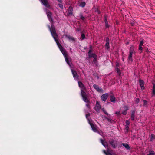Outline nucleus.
Returning a JSON list of instances; mask_svg holds the SVG:
<instances>
[{
	"instance_id": "nucleus-36",
	"label": "nucleus",
	"mask_w": 155,
	"mask_h": 155,
	"mask_svg": "<svg viewBox=\"0 0 155 155\" xmlns=\"http://www.w3.org/2000/svg\"><path fill=\"white\" fill-rule=\"evenodd\" d=\"M97 58H98L97 56V57L94 58V59L93 60V61L94 64H96V63L97 62Z\"/></svg>"
},
{
	"instance_id": "nucleus-19",
	"label": "nucleus",
	"mask_w": 155,
	"mask_h": 155,
	"mask_svg": "<svg viewBox=\"0 0 155 155\" xmlns=\"http://www.w3.org/2000/svg\"><path fill=\"white\" fill-rule=\"evenodd\" d=\"M122 145L125 147V148L127 150H130V147L129 145L127 143H123L122 144Z\"/></svg>"
},
{
	"instance_id": "nucleus-40",
	"label": "nucleus",
	"mask_w": 155,
	"mask_h": 155,
	"mask_svg": "<svg viewBox=\"0 0 155 155\" xmlns=\"http://www.w3.org/2000/svg\"><path fill=\"white\" fill-rule=\"evenodd\" d=\"M106 43H109V39L108 37L106 38Z\"/></svg>"
},
{
	"instance_id": "nucleus-26",
	"label": "nucleus",
	"mask_w": 155,
	"mask_h": 155,
	"mask_svg": "<svg viewBox=\"0 0 155 155\" xmlns=\"http://www.w3.org/2000/svg\"><path fill=\"white\" fill-rule=\"evenodd\" d=\"M86 5V3L84 2H82L81 3L80 6L81 7L83 8Z\"/></svg>"
},
{
	"instance_id": "nucleus-18",
	"label": "nucleus",
	"mask_w": 155,
	"mask_h": 155,
	"mask_svg": "<svg viewBox=\"0 0 155 155\" xmlns=\"http://www.w3.org/2000/svg\"><path fill=\"white\" fill-rule=\"evenodd\" d=\"M135 113V110H134L131 111V120L132 121H134V120Z\"/></svg>"
},
{
	"instance_id": "nucleus-45",
	"label": "nucleus",
	"mask_w": 155,
	"mask_h": 155,
	"mask_svg": "<svg viewBox=\"0 0 155 155\" xmlns=\"http://www.w3.org/2000/svg\"><path fill=\"white\" fill-rule=\"evenodd\" d=\"M104 21L105 23H106V22H108L107 21V18H106V16H104Z\"/></svg>"
},
{
	"instance_id": "nucleus-53",
	"label": "nucleus",
	"mask_w": 155,
	"mask_h": 155,
	"mask_svg": "<svg viewBox=\"0 0 155 155\" xmlns=\"http://www.w3.org/2000/svg\"><path fill=\"white\" fill-rule=\"evenodd\" d=\"M103 153L105 154H106V155H107V152H106V151L104 150H103Z\"/></svg>"
},
{
	"instance_id": "nucleus-14",
	"label": "nucleus",
	"mask_w": 155,
	"mask_h": 155,
	"mask_svg": "<svg viewBox=\"0 0 155 155\" xmlns=\"http://www.w3.org/2000/svg\"><path fill=\"white\" fill-rule=\"evenodd\" d=\"M140 85L141 87V89L142 90H143L144 89V82L143 80H139Z\"/></svg>"
},
{
	"instance_id": "nucleus-47",
	"label": "nucleus",
	"mask_w": 155,
	"mask_h": 155,
	"mask_svg": "<svg viewBox=\"0 0 155 155\" xmlns=\"http://www.w3.org/2000/svg\"><path fill=\"white\" fill-rule=\"evenodd\" d=\"M95 12L98 14H100L101 13V12H100V11L98 9H97L95 11Z\"/></svg>"
},
{
	"instance_id": "nucleus-38",
	"label": "nucleus",
	"mask_w": 155,
	"mask_h": 155,
	"mask_svg": "<svg viewBox=\"0 0 155 155\" xmlns=\"http://www.w3.org/2000/svg\"><path fill=\"white\" fill-rule=\"evenodd\" d=\"M101 110L104 112L105 114L108 115V113L106 112L104 108H102L101 109Z\"/></svg>"
},
{
	"instance_id": "nucleus-1",
	"label": "nucleus",
	"mask_w": 155,
	"mask_h": 155,
	"mask_svg": "<svg viewBox=\"0 0 155 155\" xmlns=\"http://www.w3.org/2000/svg\"><path fill=\"white\" fill-rule=\"evenodd\" d=\"M48 27L50 31L51 35L54 39L55 41L56 42L59 48V49H62L63 47L61 45V44L59 42L58 40V35L57 33L56 32L55 27L54 25L52 24L51 25V28L50 27L49 25H48Z\"/></svg>"
},
{
	"instance_id": "nucleus-46",
	"label": "nucleus",
	"mask_w": 155,
	"mask_h": 155,
	"mask_svg": "<svg viewBox=\"0 0 155 155\" xmlns=\"http://www.w3.org/2000/svg\"><path fill=\"white\" fill-rule=\"evenodd\" d=\"M126 125L129 126L130 124V122L128 120H126Z\"/></svg>"
},
{
	"instance_id": "nucleus-17",
	"label": "nucleus",
	"mask_w": 155,
	"mask_h": 155,
	"mask_svg": "<svg viewBox=\"0 0 155 155\" xmlns=\"http://www.w3.org/2000/svg\"><path fill=\"white\" fill-rule=\"evenodd\" d=\"M110 101L113 103H115L116 102V98L113 95H111L110 96Z\"/></svg>"
},
{
	"instance_id": "nucleus-52",
	"label": "nucleus",
	"mask_w": 155,
	"mask_h": 155,
	"mask_svg": "<svg viewBox=\"0 0 155 155\" xmlns=\"http://www.w3.org/2000/svg\"><path fill=\"white\" fill-rule=\"evenodd\" d=\"M145 51L147 53H148L149 52V50L147 48H145Z\"/></svg>"
},
{
	"instance_id": "nucleus-9",
	"label": "nucleus",
	"mask_w": 155,
	"mask_h": 155,
	"mask_svg": "<svg viewBox=\"0 0 155 155\" xmlns=\"http://www.w3.org/2000/svg\"><path fill=\"white\" fill-rule=\"evenodd\" d=\"M100 108V104L97 101L96 102L95 106V110L96 111L98 112Z\"/></svg>"
},
{
	"instance_id": "nucleus-54",
	"label": "nucleus",
	"mask_w": 155,
	"mask_h": 155,
	"mask_svg": "<svg viewBox=\"0 0 155 155\" xmlns=\"http://www.w3.org/2000/svg\"><path fill=\"white\" fill-rule=\"evenodd\" d=\"M90 116V114H86V117L87 118L88 116Z\"/></svg>"
},
{
	"instance_id": "nucleus-55",
	"label": "nucleus",
	"mask_w": 155,
	"mask_h": 155,
	"mask_svg": "<svg viewBox=\"0 0 155 155\" xmlns=\"http://www.w3.org/2000/svg\"><path fill=\"white\" fill-rule=\"evenodd\" d=\"M57 1L60 3H62V1L61 0H57Z\"/></svg>"
},
{
	"instance_id": "nucleus-8",
	"label": "nucleus",
	"mask_w": 155,
	"mask_h": 155,
	"mask_svg": "<svg viewBox=\"0 0 155 155\" xmlns=\"http://www.w3.org/2000/svg\"><path fill=\"white\" fill-rule=\"evenodd\" d=\"M152 84L153 87L152 89L151 96L155 97V84L152 83Z\"/></svg>"
},
{
	"instance_id": "nucleus-56",
	"label": "nucleus",
	"mask_w": 155,
	"mask_h": 155,
	"mask_svg": "<svg viewBox=\"0 0 155 155\" xmlns=\"http://www.w3.org/2000/svg\"><path fill=\"white\" fill-rule=\"evenodd\" d=\"M119 66V64L118 63H117V64H116V67H117Z\"/></svg>"
},
{
	"instance_id": "nucleus-2",
	"label": "nucleus",
	"mask_w": 155,
	"mask_h": 155,
	"mask_svg": "<svg viewBox=\"0 0 155 155\" xmlns=\"http://www.w3.org/2000/svg\"><path fill=\"white\" fill-rule=\"evenodd\" d=\"M109 143L113 148H115L118 145V142L113 139H110L108 141Z\"/></svg>"
},
{
	"instance_id": "nucleus-6",
	"label": "nucleus",
	"mask_w": 155,
	"mask_h": 155,
	"mask_svg": "<svg viewBox=\"0 0 155 155\" xmlns=\"http://www.w3.org/2000/svg\"><path fill=\"white\" fill-rule=\"evenodd\" d=\"M109 94L107 93L103 94L101 97V100L105 102Z\"/></svg>"
},
{
	"instance_id": "nucleus-24",
	"label": "nucleus",
	"mask_w": 155,
	"mask_h": 155,
	"mask_svg": "<svg viewBox=\"0 0 155 155\" xmlns=\"http://www.w3.org/2000/svg\"><path fill=\"white\" fill-rule=\"evenodd\" d=\"M82 98L83 100L86 103H89V101L87 97L86 96L82 97Z\"/></svg>"
},
{
	"instance_id": "nucleus-34",
	"label": "nucleus",
	"mask_w": 155,
	"mask_h": 155,
	"mask_svg": "<svg viewBox=\"0 0 155 155\" xmlns=\"http://www.w3.org/2000/svg\"><path fill=\"white\" fill-rule=\"evenodd\" d=\"M110 149L108 148H107V149L106 152L107 155H111V154L110 153Z\"/></svg>"
},
{
	"instance_id": "nucleus-3",
	"label": "nucleus",
	"mask_w": 155,
	"mask_h": 155,
	"mask_svg": "<svg viewBox=\"0 0 155 155\" xmlns=\"http://www.w3.org/2000/svg\"><path fill=\"white\" fill-rule=\"evenodd\" d=\"M71 72L75 80H78L79 79V76L76 71L74 70L71 69Z\"/></svg>"
},
{
	"instance_id": "nucleus-48",
	"label": "nucleus",
	"mask_w": 155,
	"mask_h": 155,
	"mask_svg": "<svg viewBox=\"0 0 155 155\" xmlns=\"http://www.w3.org/2000/svg\"><path fill=\"white\" fill-rule=\"evenodd\" d=\"M127 111H126V110H125L123 111V112H122L123 114V115H126V114H127Z\"/></svg>"
},
{
	"instance_id": "nucleus-16",
	"label": "nucleus",
	"mask_w": 155,
	"mask_h": 155,
	"mask_svg": "<svg viewBox=\"0 0 155 155\" xmlns=\"http://www.w3.org/2000/svg\"><path fill=\"white\" fill-rule=\"evenodd\" d=\"M79 86L81 88V90H84L85 89V87L83 83L80 81L78 82Z\"/></svg>"
},
{
	"instance_id": "nucleus-30",
	"label": "nucleus",
	"mask_w": 155,
	"mask_h": 155,
	"mask_svg": "<svg viewBox=\"0 0 155 155\" xmlns=\"http://www.w3.org/2000/svg\"><path fill=\"white\" fill-rule=\"evenodd\" d=\"M81 40H84L85 38V36L84 34L83 33V32H82V34L81 35Z\"/></svg>"
},
{
	"instance_id": "nucleus-12",
	"label": "nucleus",
	"mask_w": 155,
	"mask_h": 155,
	"mask_svg": "<svg viewBox=\"0 0 155 155\" xmlns=\"http://www.w3.org/2000/svg\"><path fill=\"white\" fill-rule=\"evenodd\" d=\"M100 140L101 143H102V145L104 146L105 147H108V145L107 143L106 142L104 141V140L101 138L100 139Z\"/></svg>"
},
{
	"instance_id": "nucleus-20",
	"label": "nucleus",
	"mask_w": 155,
	"mask_h": 155,
	"mask_svg": "<svg viewBox=\"0 0 155 155\" xmlns=\"http://www.w3.org/2000/svg\"><path fill=\"white\" fill-rule=\"evenodd\" d=\"M134 48L132 47H130V49L129 54H130V55H132L134 53Z\"/></svg>"
},
{
	"instance_id": "nucleus-13",
	"label": "nucleus",
	"mask_w": 155,
	"mask_h": 155,
	"mask_svg": "<svg viewBox=\"0 0 155 155\" xmlns=\"http://www.w3.org/2000/svg\"><path fill=\"white\" fill-rule=\"evenodd\" d=\"M143 41L142 40L140 41V42L139 44L138 49L139 50H140L141 51V53L142 52L143 50V48L142 46H143Z\"/></svg>"
},
{
	"instance_id": "nucleus-23",
	"label": "nucleus",
	"mask_w": 155,
	"mask_h": 155,
	"mask_svg": "<svg viewBox=\"0 0 155 155\" xmlns=\"http://www.w3.org/2000/svg\"><path fill=\"white\" fill-rule=\"evenodd\" d=\"M115 70L117 71V73H118V74L119 76L121 74V72L120 69L118 68L117 67L115 68Z\"/></svg>"
},
{
	"instance_id": "nucleus-21",
	"label": "nucleus",
	"mask_w": 155,
	"mask_h": 155,
	"mask_svg": "<svg viewBox=\"0 0 155 155\" xmlns=\"http://www.w3.org/2000/svg\"><path fill=\"white\" fill-rule=\"evenodd\" d=\"M155 139V135L153 134H151L150 135V141H153V140Z\"/></svg>"
},
{
	"instance_id": "nucleus-42",
	"label": "nucleus",
	"mask_w": 155,
	"mask_h": 155,
	"mask_svg": "<svg viewBox=\"0 0 155 155\" xmlns=\"http://www.w3.org/2000/svg\"><path fill=\"white\" fill-rule=\"evenodd\" d=\"M143 102H144V103L143 104V105L144 106H146L147 104V101L145 100H143Z\"/></svg>"
},
{
	"instance_id": "nucleus-50",
	"label": "nucleus",
	"mask_w": 155,
	"mask_h": 155,
	"mask_svg": "<svg viewBox=\"0 0 155 155\" xmlns=\"http://www.w3.org/2000/svg\"><path fill=\"white\" fill-rule=\"evenodd\" d=\"M115 114H117V116L120 115V112H116L115 113Z\"/></svg>"
},
{
	"instance_id": "nucleus-39",
	"label": "nucleus",
	"mask_w": 155,
	"mask_h": 155,
	"mask_svg": "<svg viewBox=\"0 0 155 155\" xmlns=\"http://www.w3.org/2000/svg\"><path fill=\"white\" fill-rule=\"evenodd\" d=\"M124 108L125 110L127 111L129 109V107L127 106H124Z\"/></svg>"
},
{
	"instance_id": "nucleus-7",
	"label": "nucleus",
	"mask_w": 155,
	"mask_h": 155,
	"mask_svg": "<svg viewBox=\"0 0 155 155\" xmlns=\"http://www.w3.org/2000/svg\"><path fill=\"white\" fill-rule=\"evenodd\" d=\"M93 87L98 92L100 93H102L103 92V89L99 87V86L96 84H94L93 85Z\"/></svg>"
},
{
	"instance_id": "nucleus-35",
	"label": "nucleus",
	"mask_w": 155,
	"mask_h": 155,
	"mask_svg": "<svg viewBox=\"0 0 155 155\" xmlns=\"http://www.w3.org/2000/svg\"><path fill=\"white\" fill-rule=\"evenodd\" d=\"M109 43H106V44L105 45V47L107 49H108L110 48V47L109 46Z\"/></svg>"
},
{
	"instance_id": "nucleus-5",
	"label": "nucleus",
	"mask_w": 155,
	"mask_h": 155,
	"mask_svg": "<svg viewBox=\"0 0 155 155\" xmlns=\"http://www.w3.org/2000/svg\"><path fill=\"white\" fill-rule=\"evenodd\" d=\"M47 16L48 17V18L49 20V21H50V22L53 23V20L52 18V13L50 12H48L47 13Z\"/></svg>"
},
{
	"instance_id": "nucleus-28",
	"label": "nucleus",
	"mask_w": 155,
	"mask_h": 155,
	"mask_svg": "<svg viewBox=\"0 0 155 155\" xmlns=\"http://www.w3.org/2000/svg\"><path fill=\"white\" fill-rule=\"evenodd\" d=\"M106 119L108 122L111 123H114L115 122V121L114 120H113L111 119H110L108 118H106Z\"/></svg>"
},
{
	"instance_id": "nucleus-43",
	"label": "nucleus",
	"mask_w": 155,
	"mask_h": 155,
	"mask_svg": "<svg viewBox=\"0 0 155 155\" xmlns=\"http://www.w3.org/2000/svg\"><path fill=\"white\" fill-rule=\"evenodd\" d=\"M58 5L59 7L61 9H63V5L61 4H59Z\"/></svg>"
},
{
	"instance_id": "nucleus-15",
	"label": "nucleus",
	"mask_w": 155,
	"mask_h": 155,
	"mask_svg": "<svg viewBox=\"0 0 155 155\" xmlns=\"http://www.w3.org/2000/svg\"><path fill=\"white\" fill-rule=\"evenodd\" d=\"M60 51H61V52H62V54L65 57V58L67 57V56H68L67 53L66 51L63 48H62V49H60Z\"/></svg>"
},
{
	"instance_id": "nucleus-25",
	"label": "nucleus",
	"mask_w": 155,
	"mask_h": 155,
	"mask_svg": "<svg viewBox=\"0 0 155 155\" xmlns=\"http://www.w3.org/2000/svg\"><path fill=\"white\" fill-rule=\"evenodd\" d=\"M81 95L82 97L86 96V93L83 90H81Z\"/></svg>"
},
{
	"instance_id": "nucleus-41",
	"label": "nucleus",
	"mask_w": 155,
	"mask_h": 155,
	"mask_svg": "<svg viewBox=\"0 0 155 155\" xmlns=\"http://www.w3.org/2000/svg\"><path fill=\"white\" fill-rule=\"evenodd\" d=\"M140 101V99L139 98H137L135 100V102L136 104H138Z\"/></svg>"
},
{
	"instance_id": "nucleus-27",
	"label": "nucleus",
	"mask_w": 155,
	"mask_h": 155,
	"mask_svg": "<svg viewBox=\"0 0 155 155\" xmlns=\"http://www.w3.org/2000/svg\"><path fill=\"white\" fill-rule=\"evenodd\" d=\"M128 60V61H130L131 62L133 61V60L132 58V55H130V54H129Z\"/></svg>"
},
{
	"instance_id": "nucleus-29",
	"label": "nucleus",
	"mask_w": 155,
	"mask_h": 155,
	"mask_svg": "<svg viewBox=\"0 0 155 155\" xmlns=\"http://www.w3.org/2000/svg\"><path fill=\"white\" fill-rule=\"evenodd\" d=\"M67 38L69 40H71L73 41H74L75 40V38L71 36H68Z\"/></svg>"
},
{
	"instance_id": "nucleus-4",
	"label": "nucleus",
	"mask_w": 155,
	"mask_h": 155,
	"mask_svg": "<svg viewBox=\"0 0 155 155\" xmlns=\"http://www.w3.org/2000/svg\"><path fill=\"white\" fill-rule=\"evenodd\" d=\"M41 2L45 7L48 8H50V6L49 5L48 0H40Z\"/></svg>"
},
{
	"instance_id": "nucleus-31",
	"label": "nucleus",
	"mask_w": 155,
	"mask_h": 155,
	"mask_svg": "<svg viewBox=\"0 0 155 155\" xmlns=\"http://www.w3.org/2000/svg\"><path fill=\"white\" fill-rule=\"evenodd\" d=\"M155 153L154 151L153 150L150 151L149 152V153L147 155H154Z\"/></svg>"
},
{
	"instance_id": "nucleus-49",
	"label": "nucleus",
	"mask_w": 155,
	"mask_h": 155,
	"mask_svg": "<svg viewBox=\"0 0 155 155\" xmlns=\"http://www.w3.org/2000/svg\"><path fill=\"white\" fill-rule=\"evenodd\" d=\"M92 51V50L90 49L89 50V52H88V54L89 55H90L91 54V53Z\"/></svg>"
},
{
	"instance_id": "nucleus-10",
	"label": "nucleus",
	"mask_w": 155,
	"mask_h": 155,
	"mask_svg": "<svg viewBox=\"0 0 155 155\" xmlns=\"http://www.w3.org/2000/svg\"><path fill=\"white\" fill-rule=\"evenodd\" d=\"M89 124H90L92 130L95 132H97L98 130L96 128V126H95L93 123L90 122Z\"/></svg>"
},
{
	"instance_id": "nucleus-32",
	"label": "nucleus",
	"mask_w": 155,
	"mask_h": 155,
	"mask_svg": "<svg viewBox=\"0 0 155 155\" xmlns=\"http://www.w3.org/2000/svg\"><path fill=\"white\" fill-rule=\"evenodd\" d=\"M79 16H80L81 19L83 21H84V20L85 19V18L83 16L82 14L80 13L79 14Z\"/></svg>"
},
{
	"instance_id": "nucleus-57",
	"label": "nucleus",
	"mask_w": 155,
	"mask_h": 155,
	"mask_svg": "<svg viewBox=\"0 0 155 155\" xmlns=\"http://www.w3.org/2000/svg\"><path fill=\"white\" fill-rule=\"evenodd\" d=\"M131 25L133 26H134V23H131Z\"/></svg>"
},
{
	"instance_id": "nucleus-44",
	"label": "nucleus",
	"mask_w": 155,
	"mask_h": 155,
	"mask_svg": "<svg viewBox=\"0 0 155 155\" xmlns=\"http://www.w3.org/2000/svg\"><path fill=\"white\" fill-rule=\"evenodd\" d=\"M105 27L106 28H109V25L108 24V22L105 23Z\"/></svg>"
},
{
	"instance_id": "nucleus-51",
	"label": "nucleus",
	"mask_w": 155,
	"mask_h": 155,
	"mask_svg": "<svg viewBox=\"0 0 155 155\" xmlns=\"http://www.w3.org/2000/svg\"><path fill=\"white\" fill-rule=\"evenodd\" d=\"M89 103H87V104H86V106L88 108H90V105H89Z\"/></svg>"
},
{
	"instance_id": "nucleus-33",
	"label": "nucleus",
	"mask_w": 155,
	"mask_h": 155,
	"mask_svg": "<svg viewBox=\"0 0 155 155\" xmlns=\"http://www.w3.org/2000/svg\"><path fill=\"white\" fill-rule=\"evenodd\" d=\"M89 56L90 58L93 57V58L97 56L96 54L94 53L91 54L90 55H89Z\"/></svg>"
},
{
	"instance_id": "nucleus-22",
	"label": "nucleus",
	"mask_w": 155,
	"mask_h": 155,
	"mask_svg": "<svg viewBox=\"0 0 155 155\" xmlns=\"http://www.w3.org/2000/svg\"><path fill=\"white\" fill-rule=\"evenodd\" d=\"M65 58V60L66 62L68 64V65L69 66H70L71 64V61H69V60L68 58V57H66Z\"/></svg>"
},
{
	"instance_id": "nucleus-59",
	"label": "nucleus",
	"mask_w": 155,
	"mask_h": 155,
	"mask_svg": "<svg viewBox=\"0 0 155 155\" xmlns=\"http://www.w3.org/2000/svg\"><path fill=\"white\" fill-rule=\"evenodd\" d=\"M126 44L127 45V44H129V42H127V43H126Z\"/></svg>"
},
{
	"instance_id": "nucleus-11",
	"label": "nucleus",
	"mask_w": 155,
	"mask_h": 155,
	"mask_svg": "<svg viewBox=\"0 0 155 155\" xmlns=\"http://www.w3.org/2000/svg\"><path fill=\"white\" fill-rule=\"evenodd\" d=\"M73 8L71 6H70L68 9V15H73Z\"/></svg>"
},
{
	"instance_id": "nucleus-37",
	"label": "nucleus",
	"mask_w": 155,
	"mask_h": 155,
	"mask_svg": "<svg viewBox=\"0 0 155 155\" xmlns=\"http://www.w3.org/2000/svg\"><path fill=\"white\" fill-rule=\"evenodd\" d=\"M125 129L126 130V133H127L128 132L129 129V126L127 125H125Z\"/></svg>"
},
{
	"instance_id": "nucleus-58",
	"label": "nucleus",
	"mask_w": 155,
	"mask_h": 155,
	"mask_svg": "<svg viewBox=\"0 0 155 155\" xmlns=\"http://www.w3.org/2000/svg\"><path fill=\"white\" fill-rule=\"evenodd\" d=\"M90 48L91 49H92V46H90Z\"/></svg>"
}]
</instances>
